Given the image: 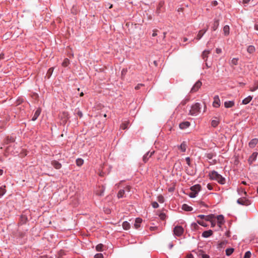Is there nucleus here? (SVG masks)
Here are the masks:
<instances>
[{
  "instance_id": "aec40b11",
  "label": "nucleus",
  "mask_w": 258,
  "mask_h": 258,
  "mask_svg": "<svg viewBox=\"0 0 258 258\" xmlns=\"http://www.w3.org/2000/svg\"><path fill=\"white\" fill-rule=\"evenodd\" d=\"M40 113H41V110L40 109H37V110L35 111V112L32 117V120L33 121H35V120H36L37 118H38V117L39 116Z\"/></svg>"
},
{
  "instance_id": "052dcab7",
  "label": "nucleus",
  "mask_w": 258,
  "mask_h": 258,
  "mask_svg": "<svg viewBox=\"0 0 258 258\" xmlns=\"http://www.w3.org/2000/svg\"><path fill=\"white\" fill-rule=\"evenodd\" d=\"M207 187L209 189V190H212V188H213V187L212 186V185L210 184H208L207 185Z\"/></svg>"
},
{
  "instance_id": "ddd939ff",
  "label": "nucleus",
  "mask_w": 258,
  "mask_h": 258,
  "mask_svg": "<svg viewBox=\"0 0 258 258\" xmlns=\"http://www.w3.org/2000/svg\"><path fill=\"white\" fill-rule=\"evenodd\" d=\"M129 121L128 120H125L122 122V123L120 124V128L121 130H125L127 128L128 125L129 124Z\"/></svg>"
},
{
  "instance_id": "58836bf2",
  "label": "nucleus",
  "mask_w": 258,
  "mask_h": 258,
  "mask_svg": "<svg viewBox=\"0 0 258 258\" xmlns=\"http://www.w3.org/2000/svg\"><path fill=\"white\" fill-rule=\"evenodd\" d=\"M27 220V218L26 216L23 215L21 217V222L22 224L26 223Z\"/></svg>"
},
{
  "instance_id": "f8f14e48",
  "label": "nucleus",
  "mask_w": 258,
  "mask_h": 258,
  "mask_svg": "<svg viewBox=\"0 0 258 258\" xmlns=\"http://www.w3.org/2000/svg\"><path fill=\"white\" fill-rule=\"evenodd\" d=\"M51 165L56 169H59L61 167V164L55 160L51 161Z\"/></svg>"
},
{
  "instance_id": "a18cd8bd",
  "label": "nucleus",
  "mask_w": 258,
  "mask_h": 258,
  "mask_svg": "<svg viewBox=\"0 0 258 258\" xmlns=\"http://www.w3.org/2000/svg\"><path fill=\"white\" fill-rule=\"evenodd\" d=\"M63 114L64 117V119L62 120V123H65L67 122V120L68 118L67 117L68 114L66 113H63Z\"/></svg>"
},
{
  "instance_id": "4c0bfd02",
  "label": "nucleus",
  "mask_w": 258,
  "mask_h": 258,
  "mask_svg": "<svg viewBox=\"0 0 258 258\" xmlns=\"http://www.w3.org/2000/svg\"><path fill=\"white\" fill-rule=\"evenodd\" d=\"M158 201L160 203H163L164 202V197L162 195H160L157 198Z\"/></svg>"
},
{
  "instance_id": "c03bdc74",
  "label": "nucleus",
  "mask_w": 258,
  "mask_h": 258,
  "mask_svg": "<svg viewBox=\"0 0 258 258\" xmlns=\"http://www.w3.org/2000/svg\"><path fill=\"white\" fill-rule=\"evenodd\" d=\"M188 196L190 198H195L197 196L196 192H194L192 191H191L189 194Z\"/></svg>"
},
{
  "instance_id": "393cba45",
  "label": "nucleus",
  "mask_w": 258,
  "mask_h": 258,
  "mask_svg": "<svg viewBox=\"0 0 258 258\" xmlns=\"http://www.w3.org/2000/svg\"><path fill=\"white\" fill-rule=\"evenodd\" d=\"M224 35L227 36L229 34V27L228 25H225L223 28Z\"/></svg>"
},
{
  "instance_id": "dca6fc26",
  "label": "nucleus",
  "mask_w": 258,
  "mask_h": 258,
  "mask_svg": "<svg viewBox=\"0 0 258 258\" xmlns=\"http://www.w3.org/2000/svg\"><path fill=\"white\" fill-rule=\"evenodd\" d=\"M234 102L233 101H228L224 102V106L226 108H230L234 105Z\"/></svg>"
},
{
  "instance_id": "603ef678",
  "label": "nucleus",
  "mask_w": 258,
  "mask_h": 258,
  "mask_svg": "<svg viewBox=\"0 0 258 258\" xmlns=\"http://www.w3.org/2000/svg\"><path fill=\"white\" fill-rule=\"evenodd\" d=\"M201 255L202 258H210L209 255L206 254L202 253Z\"/></svg>"
},
{
  "instance_id": "8fccbe9b",
  "label": "nucleus",
  "mask_w": 258,
  "mask_h": 258,
  "mask_svg": "<svg viewBox=\"0 0 258 258\" xmlns=\"http://www.w3.org/2000/svg\"><path fill=\"white\" fill-rule=\"evenodd\" d=\"M160 218L162 220H164L166 218V215L164 213H161L160 215Z\"/></svg>"
},
{
  "instance_id": "49530a36",
  "label": "nucleus",
  "mask_w": 258,
  "mask_h": 258,
  "mask_svg": "<svg viewBox=\"0 0 258 258\" xmlns=\"http://www.w3.org/2000/svg\"><path fill=\"white\" fill-rule=\"evenodd\" d=\"M152 205L154 208H157L159 207V205L156 202H153Z\"/></svg>"
},
{
  "instance_id": "39448f33",
  "label": "nucleus",
  "mask_w": 258,
  "mask_h": 258,
  "mask_svg": "<svg viewBox=\"0 0 258 258\" xmlns=\"http://www.w3.org/2000/svg\"><path fill=\"white\" fill-rule=\"evenodd\" d=\"M237 202L239 204L244 206H248L250 204V201L244 198H241L238 199L237 201Z\"/></svg>"
},
{
  "instance_id": "1a4fd4ad",
  "label": "nucleus",
  "mask_w": 258,
  "mask_h": 258,
  "mask_svg": "<svg viewBox=\"0 0 258 258\" xmlns=\"http://www.w3.org/2000/svg\"><path fill=\"white\" fill-rule=\"evenodd\" d=\"M258 153L257 152H253L248 159V162L250 164L253 162L256 159Z\"/></svg>"
},
{
  "instance_id": "f257e3e1",
  "label": "nucleus",
  "mask_w": 258,
  "mask_h": 258,
  "mask_svg": "<svg viewBox=\"0 0 258 258\" xmlns=\"http://www.w3.org/2000/svg\"><path fill=\"white\" fill-rule=\"evenodd\" d=\"M209 175L211 179L216 180L220 184H223L225 182V179L215 171L210 172Z\"/></svg>"
},
{
  "instance_id": "4be33fe9",
  "label": "nucleus",
  "mask_w": 258,
  "mask_h": 258,
  "mask_svg": "<svg viewBox=\"0 0 258 258\" xmlns=\"http://www.w3.org/2000/svg\"><path fill=\"white\" fill-rule=\"evenodd\" d=\"M252 97L251 96H249L245 98L242 100L243 104H247L250 102V101L252 100Z\"/></svg>"
},
{
  "instance_id": "cd10ccee",
  "label": "nucleus",
  "mask_w": 258,
  "mask_h": 258,
  "mask_svg": "<svg viewBox=\"0 0 258 258\" xmlns=\"http://www.w3.org/2000/svg\"><path fill=\"white\" fill-rule=\"evenodd\" d=\"M219 123V120L218 119H213L211 121V125L214 127L217 126Z\"/></svg>"
},
{
  "instance_id": "b1692460",
  "label": "nucleus",
  "mask_w": 258,
  "mask_h": 258,
  "mask_svg": "<svg viewBox=\"0 0 258 258\" xmlns=\"http://www.w3.org/2000/svg\"><path fill=\"white\" fill-rule=\"evenodd\" d=\"M182 209L186 211H191L192 208L186 204H183L182 207Z\"/></svg>"
},
{
  "instance_id": "ea45409f",
  "label": "nucleus",
  "mask_w": 258,
  "mask_h": 258,
  "mask_svg": "<svg viewBox=\"0 0 258 258\" xmlns=\"http://www.w3.org/2000/svg\"><path fill=\"white\" fill-rule=\"evenodd\" d=\"M238 62V59L233 58L231 60V64L233 65H237Z\"/></svg>"
},
{
  "instance_id": "79ce46f5",
  "label": "nucleus",
  "mask_w": 258,
  "mask_h": 258,
  "mask_svg": "<svg viewBox=\"0 0 258 258\" xmlns=\"http://www.w3.org/2000/svg\"><path fill=\"white\" fill-rule=\"evenodd\" d=\"M250 256L251 252L249 251H248L245 252L243 258H250Z\"/></svg>"
},
{
  "instance_id": "4d7b16f0",
  "label": "nucleus",
  "mask_w": 258,
  "mask_h": 258,
  "mask_svg": "<svg viewBox=\"0 0 258 258\" xmlns=\"http://www.w3.org/2000/svg\"><path fill=\"white\" fill-rule=\"evenodd\" d=\"M157 30H153V33L152 34V36L153 37H155V36H156L157 35Z\"/></svg>"
},
{
  "instance_id": "a19ab883",
  "label": "nucleus",
  "mask_w": 258,
  "mask_h": 258,
  "mask_svg": "<svg viewBox=\"0 0 258 258\" xmlns=\"http://www.w3.org/2000/svg\"><path fill=\"white\" fill-rule=\"evenodd\" d=\"M197 222L199 224H200L204 227L207 226V225L202 220L197 221Z\"/></svg>"
},
{
  "instance_id": "bb28decb",
  "label": "nucleus",
  "mask_w": 258,
  "mask_h": 258,
  "mask_svg": "<svg viewBox=\"0 0 258 258\" xmlns=\"http://www.w3.org/2000/svg\"><path fill=\"white\" fill-rule=\"evenodd\" d=\"M179 148L181 150L182 152H184L186 151V145L185 142H183L181 144Z\"/></svg>"
},
{
  "instance_id": "f03ea898",
  "label": "nucleus",
  "mask_w": 258,
  "mask_h": 258,
  "mask_svg": "<svg viewBox=\"0 0 258 258\" xmlns=\"http://www.w3.org/2000/svg\"><path fill=\"white\" fill-rule=\"evenodd\" d=\"M200 110V104L199 103H196L194 104L189 111V113L191 115H196L199 112Z\"/></svg>"
},
{
  "instance_id": "5fc2aeb1",
  "label": "nucleus",
  "mask_w": 258,
  "mask_h": 258,
  "mask_svg": "<svg viewBox=\"0 0 258 258\" xmlns=\"http://www.w3.org/2000/svg\"><path fill=\"white\" fill-rule=\"evenodd\" d=\"M216 52L217 53H218V54H220V53H221L222 52V50H221V49H220V48H216Z\"/></svg>"
},
{
  "instance_id": "13d9d810",
  "label": "nucleus",
  "mask_w": 258,
  "mask_h": 258,
  "mask_svg": "<svg viewBox=\"0 0 258 258\" xmlns=\"http://www.w3.org/2000/svg\"><path fill=\"white\" fill-rule=\"evenodd\" d=\"M212 5L214 6H216L218 5V2L216 1H213L212 2Z\"/></svg>"
},
{
  "instance_id": "774afa93",
  "label": "nucleus",
  "mask_w": 258,
  "mask_h": 258,
  "mask_svg": "<svg viewBox=\"0 0 258 258\" xmlns=\"http://www.w3.org/2000/svg\"><path fill=\"white\" fill-rule=\"evenodd\" d=\"M4 54L2 53L0 54V59H3L4 58Z\"/></svg>"
},
{
  "instance_id": "a878e982",
  "label": "nucleus",
  "mask_w": 258,
  "mask_h": 258,
  "mask_svg": "<svg viewBox=\"0 0 258 258\" xmlns=\"http://www.w3.org/2000/svg\"><path fill=\"white\" fill-rule=\"evenodd\" d=\"M122 227L124 230H128L130 228V224L127 221L123 222L122 223Z\"/></svg>"
},
{
  "instance_id": "864d4df0",
  "label": "nucleus",
  "mask_w": 258,
  "mask_h": 258,
  "mask_svg": "<svg viewBox=\"0 0 258 258\" xmlns=\"http://www.w3.org/2000/svg\"><path fill=\"white\" fill-rule=\"evenodd\" d=\"M143 86V84H139L138 85H137L136 87H135V89L136 90H138L140 88L141 86Z\"/></svg>"
},
{
  "instance_id": "de8ad7c7",
  "label": "nucleus",
  "mask_w": 258,
  "mask_h": 258,
  "mask_svg": "<svg viewBox=\"0 0 258 258\" xmlns=\"http://www.w3.org/2000/svg\"><path fill=\"white\" fill-rule=\"evenodd\" d=\"M103 256L102 253H97L95 255L94 258H103Z\"/></svg>"
},
{
  "instance_id": "20e7f679",
  "label": "nucleus",
  "mask_w": 258,
  "mask_h": 258,
  "mask_svg": "<svg viewBox=\"0 0 258 258\" xmlns=\"http://www.w3.org/2000/svg\"><path fill=\"white\" fill-rule=\"evenodd\" d=\"M125 191L130 192V186H127L124 189H120L118 194H117V198H122L125 197Z\"/></svg>"
},
{
  "instance_id": "7ed1b4c3",
  "label": "nucleus",
  "mask_w": 258,
  "mask_h": 258,
  "mask_svg": "<svg viewBox=\"0 0 258 258\" xmlns=\"http://www.w3.org/2000/svg\"><path fill=\"white\" fill-rule=\"evenodd\" d=\"M183 228L181 226H176L173 229L174 234L177 236H180L183 233Z\"/></svg>"
},
{
  "instance_id": "412c9836",
  "label": "nucleus",
  "mask_w": 258,
  "mask_h": 258,
  "mask_svg": "<svg viewBox=\"0 0 258 258\" xmlns=\"http://www.w3.org/2000/svg\"><path fill=\"white\" fill-rule=\"evenodd\" d=\"M210 50H204L202 53L203 58L204 59H205L206 60H207V58L208 57V55H209V54H210Z\"/></svg>"
},
{
  "instance_id": "c9c22d12",
  "label": "nucleus",
  "mask_w": 258,
  "mask_h": 258,
  "mask_svg": "<svg viewBox=\"0 0 258 258\" xmlns=\"http://www.w3.org/2000/svg\"><path fill=\"white\" fill-rule=\"evenodd\" d=\"M5 187V186H4V187H0V197L3 196L5 194L6 191Z\"/></svg>"
},
{
  "instance_id": "a211bd4d",
  "label": "nucleus",
  "mask_w": 258,
  "mask_h": 258,
  "mask_svg": "<svg viewBox=\"0 0 258 258\" xmlns=\"http://www.w3.org/2000/svg\"><path fill=\"white\" fill-rule=\"evenodd\" d=\"M142 219H141L140 218H136V220H135V223L134 224L135 227L136 229H138V228H139L140 226V224L142 223Z\"/></svg>"
},
{
  "instance_id": "5701e85b",
  "label": "nucleus",
  "mask_w": 258,
  "mask_h": 258,
  "mask_svg": "<svg viewBox=\"0 0 258 258\" xmlns=\"http://www.w3.org/2000/svg\"><path fill=\"white\" fill-rule=\"evenodd\" d=\"M154 151L151 152L150 155H149V152H148L146 154H145L144 156H143V161L145 162H146L148 160V158H149V157H151V156L153 155V154L154 153Z\"/></svg>"
},
{
  "instance_id": "473e14b6",
  "label": "nucleus",
  "mask_w": 258,
  "mask_h": 258,
  "mask_svg": "<svg viewBox=\"0 0 258 258\" xmlns=\"http://www.w3.org/2000/svg\"><path fill=\"white\" fill-rule=\"evenodd\" d=\"M104 245L102 244H99L96 246V249L98 251H103V247Z\"/></svg>"
},
{
  "instance_id": "680f3d73",
  "label": "nucleus",
  "mask_w": 258,
  "mask_h": 258,
  "mask_svg": "<svg viewBox=\"0 0 258 258\" xmlns=\"http://www.w3.org/2000/svg\"><path fill=\"white\" fill-rule=\"evenodd\" d=\"M205 217H206V216L203 215H200L198 216V217H200L201 219H205Z\"/></svg>"
},
{
  "instance_id": "9d476101",
  "label": "nucleus",
  "mask_w": 258,
  "mask_h": 258,
  "mask_svg": "<svg viewBox=\"0 0 258 258\" xmlns=\"http://www.w3.org/2000/svg\"><path fill=\"white\" fill-rule=\"evenodd\" d=\"M217 219L218 221L219 226L220 227L221 225L224 223V216L222 215H218L217 217Z\"/></svg>"
},
{
  "instance_id": "9b49d317",
  "label": "nucleus",
  "mask_w": 258,
  "mask_h": 258,
  "mask_svg": "<svg viewBox=\"0 0 258 258\" xmlns=\"http://www.w3.org/2000/svg\"><path fill=\"white\" fill-rule=\"evenodd\" d=\"M258 143V139H253L251 140L249 143V146L251 148H254L256 145Z\"/></svg>"
},
{
  "instance_id": "c85d7f7f",
  "label": "nucleus",
  "mask_w": 258,
  "mask_h": 258,
  "mask_svg": "<svg viewBox=\"0 0 258 258\" xmlns=\"http://www.w3.org/2000/svg\"><path fill=\"white\" fill-rule=\"evenodd\" d=\"M215 218V216L213 214L206 216L205 220L207 221H212Z\"/></svg>"
},
{
  "instance_id": "bf43d9fd",
  "label": "nucleus",
  "mask_w": 258,
  "mask_h": 258,
  "mask_svg": "<svg viewBox=\"0 0 258 258\" xmlns=\"http://www.w3.org/2000/svg\"><path fill=\"white\" fill-rule=\"evenodd\" d=\"M185 160L187 162V164L188 165H190V158L189 157H187V158H186Z\"/></svg>"
},
{
  "instance_id": "f704fd0d",
  "label": "nucleus",
  "mask_w": 258,
  "mask_h": 258,
  "mask_svg": "<svg viewBox=\"0 0 258 258\" xmlns=\"http://www.w3.org/2000/svg\"><path fill=\"white\" fill-rule=\"evenodd\" d=\"M84 161L82 159L78 158L76 160V164L79 166H81V165H82Z\"/></svg>"
},
{
  "instance_id": "f3484780",
  "label": "nucleus",
  "mask_w": 258,
  "mask_h": 258,
  "mask_svg": "<svg viewBox=\"0 0 258 258\" xmlns=\"http://www.w3.org/2000/svg\"><path fill=\"white\" fill-rule=\"evenodd\" d=\"M190 125V123L188 121H185L181 122L179 124V127L181 129H185L187 127H188Z\"/></svg>"
},
{
  "instance_id": "6e6552de",
  "label": "nucleus",
  "mask_w": 258,
  "mask_h": 258,
  "mask_svg": "<svg viewBox=\"0 0 258 258\" xmlns=\"http://www.w3.org/2000/svg\"><path fill=\"white\" fill-rule=\"evenodd\" d=\"M201 185L200 184H196L194 186H192L190 189L191 191H192L194 192H196L197 195L198 192L201 190Z\"/></svg>"
},
{
  "instance_id": "69168bd1",
  "label": "nucleus",
  "mask_w": 258,
  "mask_h": 258,
  "mask_svg": "<svg viewBox=\"0 0 258 258\" xmlns=\"http://www.w3.org/2000/svg\"><path fill=\"white\" fill-rule=\"evenodd\" d=\"M243 3L247 4L249 2L250 0H242Z\"/></svg>"
},
{
  "instance_id": "e433bc0d",
  "label": "nucleus",
  "mask_w": 258,
  "mask_h": 258,
  "mask_svg": "<svg viewBox=\"0 0 258 258\" xmlns=\"http://www.w3.org/2000/svg\"><path fill=\"white\" fill-rule=\"evenodd\" d=\"M69 64V60L68 58H65L63 61L62 63V66L63 67H66Z\"/></svg>"
},
{
  "instance_id": "7c9ffc66",
  "label": "nucleus",
  "mask_w": 258,
  "mask_h": 258,
  "mask_svg": "<svg viewBox=\"0 0 258 258\" xmlns=\"http://www.w3.org/2000/svg\"><path fill=\"white\" fill-rule=\"evenodd\" d=\"M53 69H54L53 68H50L48 70L47 74H46V76L48 78H49L50 77V76H51V75L53 73Z\"/></svg>"
},
{
  "instance_id": "2f4dec72",
  "label": "nucleus",
  "mask_w": 258,
  "mask_h": 258,
  "mask_svg": "<svg viewBox=\"0 0 258 258\" xmlns=\"http://www.w3.org/2000/svg\"><path fill=\"white\" fill-rule=\"evenodd\" d=\"M258 89V81L254 82V86L250 89L252 92L255 91Z\"/></svg>"
},
{
  "instance_id": "3c124183",
  "label": "nucleus",
  "mask_w": 258,
  "mask_h": 258,
  "mask_svg": "<svg viewBox=\"0 0 258 258\" xmlns=\"http://www.w3.org/2000/svg\"><path fill=\"white\" fill-rule=\"evenodd\" d=\"M238 191L239 192H240V191H241V192H243V193H244V194L245 195H246V192L245 191L244 189H243V188H240V189H239L238 190Z\"/></svg>"
},
{
  "instance_id": "e2e57ef3",
  "label": "nucleus",
  "mask_w": 258,
  "mask_h": 258,
  "mask_svg": "<svg viewBox=\"0 0 258 258\" xmlns=\"http://www.w3.org/2000/svg\"><path fill=\"white\" fill-rule=\"evenodd\" d=\"M77 114H78V115L80 117H82V115H83V114H82V112H81V111H79L78 112Z\"/></svg>"
},
{
  "instance_id": "4468645a",
  "label": "nucleus",
  "mask_w": 258,
  "mask_h": 258,
  "mask_svg": "<svg viewBox=\"0 0 258 258\" xmlns=\"http://www.w3.org/2000/svg\"><path fill=\"white\" fill-rule=\"evenodd\" d=\"M212 234H213L212 230H209L204 231L202 233V236L204 237L207 238V237H209L210 236H211Z\"/></svg>"
},
{
  "instance_id": "338daca9",
  "label": "nucleus",
  "mask_w": 258,
  "mask_h": 258,
  "mask_svg": "<svg viewBox=\"0 0 258 258\" xmlns=\"http://www.w3.org/2000/svg\"><path fill=\"white\" fill-rule=\"evenodd\" d=\"M254 29L255 30L258 31V25L256 24L254 25Z\"/></svg>"
},
{
  "instance_id": "09e8293b",
  "label": "nucleus",
  "mask_w": 258,
  "mask_h": 258,
  "mask_svg": "<svg viewBox=\"0 0 258 258\" xmlns=\"http://www.w3.org/2000/svg\"><path fill=\"white\" fill-rule=\"evenodd\" d=\"M206 157L209 159H211L213 157V154L212 153H208L206 155Z\"/></svg>"
},
{
  "instance_id": "0eeeda50",
  "label": "nucleus",
  "mask_w": 258,
  "mask_h": 258,
  "mask_svg": "<svg viewBox=\"0 0 258 258\" xmlns=\"http://www.w3.org/2000/svg\"><path fill=\"white\" fill-rule=\"evenodd\" d=\"M213 105L214 107H219L220 106V100L218 95L214 97Z\"/></svg>"
},
{
  "instance_id": "37998d69",
  "label": "nucleus",
  "mask_w": 258,
  "mask_h": 258,
  "mask_svg": "<svg viewBox=\"0 0 258 258\" xmlns=\"http://www.w3.org/2000/svg\"><path fill=\"white\" fill-rule=\"evenodd\" d=\"M14 141V140L13 138H8L5 141L6 144H8L9 142H13Z\"/></svg>"
},
{
  "instance_id": "c756f323",
  "label": "nucleus",
  "mask_w": 258,
  "mask_h": 258,
  "mask_svg": "<svg viewBox=\"0 0 258 258\" xmlns=\"http://www.w3.org/2000/svg\"><path fill=\"white\" fill-rule=\"evenodd\" d=\"M247 50L249 53H252L255 51V48L253 46L250 45L247 47Z\"/></svg>"
},
{
  "instance_id": "72a5a7b5",
  "label": "nucleus",
  "mask_w": 258,
  "mask_h": 258,
  "mask_svg": "<svg viewBox=\"0 0 258 258\" xmlns=\"http://www.w3.org/2000/svg\"><path fill=\"white\" fill-rule=\"evenodd\" d=\"M233 251H234L233 248H227L226 250V254L227 255L229 256V255H231L233 253Z\"/></svg>"
},
{
  "instance_id": "2eb2a0df",
  "label": "nucleus",
  "mask_w": 258,
  "mask_h": 258,
  "mask_svg": "<svg viewBox=\"0 0 258 258\" xmlns=\"http://www.w3.org/2000/svg\"><path fill=\"white\" fill-rule=\"evenodd\" d=\"M207 29H208V28L206 29H205V30H200L199 32L198 35H197L196 39L197 40H200L202 37V36L204 35V34L206 33V32L207 31Z\"/></svg>"
},
{
  "instance_id": "0e129e2a",
  "label": "nucleus",
  "mask_w": 258,
  "mask_h": 258,
  "mask_svg": "<svg viewBox=\"0 0 258 258\" xmlns=\"http://www.w3.org/2000/svg\"><path fill=\"white\" fill-rule=\"evenodd\" d=\"M186 258H194V256L191 254H189L187 255Z\"/></svg>"
},
{
  "instance_id": "6e6d98bb",
  "label": "nucleus",
  "mask_w": 258,
  "mask_h": 258,
  "mask_svg": "<svg viewBox=\"0 0 258 258\" xmlns=\"http://www.w3.org/2000/svg\"><path fill=\"white\" fill-rule=\"evenodd\" d=\"M211 227H214V226H215L216 222L215 220H212V221H211Z\"/></svg>"
},
{
  "instance_id": "423d86ee",
  "label": "nucleus",
  "mask_w": 258,
  "mask_h": 258,
  "mask_svg": "<svg viewBox=\"0 0 258 258\" xmlns=\"http://www.w3.org/2000/svg\"><path fill=\"white\" fill-rule=\"evenodd\" d=\"M202 85V82L200 81H198L191 88L190 92L192 93L197 92L201 88Z\"/></svg>"
},
{
  "instance_id": "6ab92c4d",
  "label": "nucleus",
  "mask_w": 258,
  "mask_h": 258,
  "mask_svg": "<svg viewBox=\"0 0 258 258\" xmlns=\"http://www.w3.org/2000/svg\"><path fill=\"white\" fill-rule=\"evenodd\" d=\"M219 25V20L215 19L213 26L212 27L213 30L215 31L218 28Z\"/></svg>"
}]
</instances>
